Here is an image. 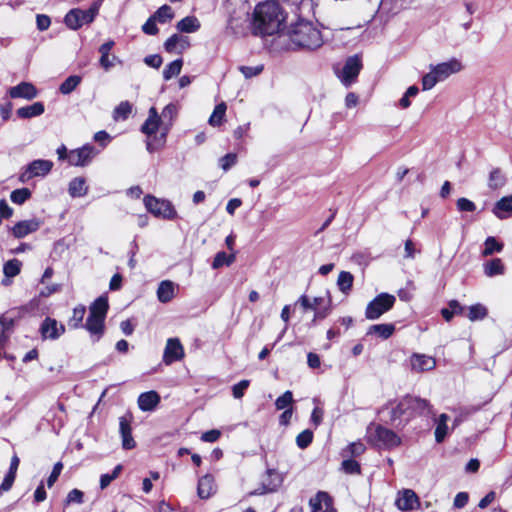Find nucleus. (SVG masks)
Instances as JSON below:
<instances>
[{"label":"nucleus","instance_id":"1","mask_svg":"<svg viewBox=\"0 0 512 512\" xmlns=\"http://www.w3.org/2000/svg\"><path fill=\"white\" fill-rule=\"evenodd\" d=\"M285 20L279 3L274 0L258 4L254 10L253 29L257 35H273L278 33Z\"/></svg>","mask_w":512,"mask_h":512},{"label":"nucleus","instance_id":"2","mask_svg":"<svg viewBox=\"0 0 512 512\" xmlns=\"http://www.w3.org/2000/svg\"><path fill=\"white\" fill-rule=\"evenodd\" d=\"M389 411L390 422L398 426H405L416 415H421L425 410H430L427 400L413 396H405L397 402H390L383 411Z\"/></svg>","mask_w":512,"mask_h":512},{"label":"nucleus","instance_id":"3","mask_svg":"<svg viewBox=\"0 0 512 512\" xmlns=\"http://www.w3.org/2000/svg\"><path fill=\"white\" fill-rule=\"evenodd\" d=\"M171 124H164L155 107L149 109L148 118L141 126V132L147 136L146 148L152 153L165 146Z\"/></svg>","mask_w":512,"mask_h":512},{"label":"nucleus","instance_id":"4","mask_svg":"<svg viewBox=\"0 0 512 512\" xmlns=\"http://www.w3.org/2000/svg\"><path fill=\"white\" fill-rule=\"evenodd\" d=\"M289 37L291 42L299 48L315 50L323 44L320 30L310 22L297 23L292 28Z\"/></svg>","mask_w":512,"mask_h":512},{"label":"nucleus","instance_id":"5","mask_svg":"<svg viewBox=\"0 0 512 512\" xmlns=\"http://www.w3.org/2000/svg\"><path fill=\"white\" fill-rule=\"evenodd\" d=\"M100 3L95 2L87 10L72 9L70 10L65 18V24L73 30H77L84 24H89L94 21L96 15L99 12Z\"/></svg>","mask_w":512,"mask_h":512},{"label":"nucleus","instance_id":"6","mask_svg":"<svg viewBox=\"0 0 512 512\" xmlns=\"http://www.w3.org/2000/svg\"><path fill=\"white\" fill-rule=\"evenodd\" d=\"M396 298L389 293H380L366 307L365 316L369 320H376L394 306Z\"/></svg>","mask_w":512,"mask_h":512},{"label":"nucleus","instance_id":"7","mask_svg":"<svg viewBox=\"0 0 512 512\" xmlns=\"http://www.w3.org/2000/svg\"><path fill=\"white\" fill-rule=\"evenodd\" d=\"M143 202L146 209L156 217H162L167 220H173L177 217V212L174 206L168 200L146 195Z\"/></svg>","mask_w":512,"mask_h":512},{"label":"nucleus","instance_id":"8","mask_svg":"<svg viewBox=\"0 0 512 512\" xmlns=\"http://www.w3.org/2000/svg\"><path fill=\"white\" fill-rule=\"evenodd\" d=\"M296 304H300L302 308L306 310H313L314 321L317 319H323L330 313L331 299L329 295L314 297L312 300L306 295H302Z\"/></svg>","mask_w":512,"mask_h":512},{"label":"nucleus","instance_id":"9","mask_svg":"<svg viewBox=\"0 0 512 512\" xmlns=\"http://www.w3.org/2000/svg\"><path fill=\"white\" fill-rule=\"evenodd\" d=\"M98 151L92 145H84L80 148L70 150L69 164L72 166L84 167L91 163Z\"/></svg>","mask_w":512,"mask_h":512},{"label":"nucleus","instance_id":"10","mask_svg":"<svg viewBox=\"0 0 512 512\" xmlns=\"http://www.w3.org/2000/svg\"><path fill=\"white\" fill-rule=\"evenodd\" d=\"M362 68L361 59L358 56L349 57L341 72L338 74L341 82L345 86H350L357 78Z\"/></svg>","mask_w":512,"mask_h":512},{"label":"nucleus","instance_id":"11","mask_svg":"<svg viewBox=\"0 0 512 512\" xmlns=\"http://www.w3.org/2000/svg\"><path fill=\"white\" fill-rule=\"evenodd\" d=\"M53 167V163L49 160L38 159L31 162L26 170L20 174L19 180L27 182L34 177L47 175Z\"/></svg>","mask_w":512,"mask_h":512},{"label":"nucleus","instance_id":"12","mask_svg":"<svg viewBox=\"0 0 512 512\" xmlns=\"http://www.w3.org/2000/svg\"><path fill=\"white\" fill-rule=\"evenodd\" d=\"M430 68H432L440 82H442L452 74L460 72L463 69V65L458 59L452 58L447 62L430 65Z\"/></svg>","mask_w":512,"mask_h":512},{"label":"nucleus","instance_id":"13","mask_svg":"<svg viewBox=\"0 0 512 512\" xmlns=\"http://www.w3.org/2000/svg\"><path fill=\"white\" fill-rule=\"evenodd\" d=\"M40 333L43 339L56 340L65 333V326L47 317L40 326Z\"/></svg>","mask_w":512,"mask_h":512},{"label":"nucleus","instance_id":"14","mask_svg":"<svg viewBox=\"0 0 512 512\" xmlns=\"http://www.w3.org/2000/svg\"><path fill=\"white\" fill-rule=\"evenodd\" d=\"M396 507L401 511H411L420 505L419 497L411 489H404L398 493L395 501Z\"/></svg>","mask_w":512,"mask_h":512},{"label":"nucleus","instance_id":"15","mask_svg":"<svg viewBox=\"0 0 512 512\" xmlns=\"http://www.w3.org/2000/svg\"><path fill=\"white\" fill-rule=\"evenodd\" d=\"M184 357V349L179 339L169 338L164 350L163 361L169 365L175 361H179Z\"/></svg>","mask_w":512,"mask_h":512},{"label":"nucleus","instance_id":"16","mask_svg":"<svg viewBox=\"0 0 512 512\" xmlns=\"http://www.w3.org/2000/svg\"><path fill=\"white\" fill-rule=\"evenodd\" d=\"M374 437L386 448L397 447L401 443L400 437L394 431L380 425L375 428Z\"/></svg>","mask_w":512,"mask_h":512},{"label":"nucleus","instance_id":"17","mask_svg":"<svg viewBox=\"0 0 512 512\" xmlns=\"http://www.w3.org/2000/svg\"><path fill=\"white\" fill-rule=\"evenodd\" d=\"M41 226V221L33 218L19 221L12 227V234L15 238H24L25 236L36 232Z\"/></svg>","mask_w":512,"mask_h":512},{"label":"nucleus","instance_id":"18","mask_svg":"<svg viewBox=\"0 0 512 512\" xmlns=\"http://www.w3.org/2000/svg\"><path fill=\"white\" fill-rule=\"evenodd\" d=\"M119 432L122 438V447L126 450L134 448L136 443L132 437L131 416L119 418Z\"/></svg>","mask_w":512,"mask_h":512},{"label":"nucleus","instance_id":"19","mask_svg":"<svg viewBox=\"0 0 512 512\" xmlns=\"http://www.w3.org/2000/svg\"><path fill=\"white\" fill-rule=\"evenodd\" d=\"M11 98H24L32 100L37 96V89L29 82H21L17 86L11 87L8 91Z\"/></svg>","mask_w":512,"mask_h":512},{"label":"nucleus","instance_id":"20","mask_svg":"<svg viewBox=\"0 0 512 512\" xmlns=\"http://www.w3.org/2000/svg\"><path fill=\"white\" fill-rule=\"evenodd\" d=\"M312 512H333L332 499L326 492H318L309 501Z\"/></svg>","mask_w":512,"mask_h":512},{"label":"nucleus","instance_id":"21","mask_svg":"<svg viewBox=\"0 0 512 512\" xmlns=\"http://www.w3.org/2000/svg\"><path fill=\"white\" fill-rule=\"evenodd\" d=\"M138 406L142 411H153L160 403V396L156 391L141 393L138 397Z\"/></svg>","mask_w":512,"mask_h":512},{"label":"nucleus","instance_id":"22","mask_svg":"<svg viewBox=\"0 0 512 512\" xmlns=\"http://www.w3.org/2000/svg\"><path fill=\"white\" fill-rule=\"evenodd\" d=\"M216 491L214 477L210 474L204 475L198 481L197 494L201 499L210 498Z\"/></svg>","mask_w":512,"mask_h":512},{"label":"nucleus","instance_id":"23","mask_svg":"<svg viewBox=\"0 0 512 512\" xmlns=\"http://www.w3.org/2000/svg\"><path fill=\"white\" fill-rule=\"evenodd\" d=\"M411 366L413 370L418 372L429 371L435 368L436 361L431 356L414 354L411 358Z\"/></svg>","mask_w":512,"mask_h":512},{"label":"nucleus","instance_id":"24","mask_svg":"<svg viewBox=\"0 0 512 512\" xmlns=\"http://www.w3.org/2000/svg\"><path fill=\"white\" fill-rule=\"evenodd\" d=\"M104 321L105 318L89 315L84 324V328L87 329L92 336L96 337V341L99 340L104 333Z\"/></svg>","mask_w":512,"mask_h":512},{"label":"nucleus","instance_id":"25","mask_svg":"<svg viewBox=\"0 0 512 512\" xmlns=\"http://www.w3.org/2000/svg\"><path fill=\"white\" fill-rule=\"evenodd\" d=\"M492 212L498 219L502 220L508 218L512 212V194L498 200L495 203Z\"/></svg>","mask_w":512,"mask_h":512},{"label":"nucleus","instance_id":"26","mask_svg":"<svg viewBox=\"0 0 512 512\" xmlns=\"http://www.w3.org/2000/svg\"><path fill=\"white\" fill-rule=\"evenodd\" d=\"M176 285L170 280L162 281L157 289V298L161 303L170 302L175 296Z\"/></svg>","mask_w":512,"mask_h":512},{"label":"nucleus","instance_id":"27","mask_svg":"<svg viewBox=\"0 0 512 512\" xmlns=\"http://www.w3.org/2000/svg\"><path fill=\"white\" fill-rule=\"evenodd\" d=\"M44 105L42 102H35L31 105L19 108L16 113L18 117L28 119L36 116H40L44 113Z\"/></svg>","mask_w":512,"mask_h":512},{"label":"nucleus","instance_id":"28","mask_svg":"<svg viewBox=\"0 0 512 512\" xmlns=\"http://www.w3.org/2000/svg\"><path fill=\"white\" fill-rule=\"evenodd\" d=\"M68 192L71 197H83L88 192L86 180L83 177H76L69 183Z\"/></svg>","mask_w":512,"mask_h":512},{"label":"nucleus","instance_id":"29","mask_svg":"<svg viewBox=\"0 0 512 512\" xmlns=\"http://www.w3.org/2000/svg\"><path fill=\"white\" fill-rule=\"evenodd\" d=\"M484 273L488 277L503 275L505 266L500 258H494L483 265Z\"/></svg>","mask_w":512,"mask_h":512},{"label":"nucleus","instance_id":"30","mask_svg":"<svg viewBox=\"0 0 512 512\" xmlns=\"http://www.w3.org/2000/svg\"><path fill=\"white\" fill-rule=\"evenodd\" d=\"M109 305L106 297L101 296L97 298L89 308V315L99 316L101 318H106V314L108 311Z\"/></svg>","mask_w":512,"mask_h":512},{"label":"nucleus","instance_id":"31","mask_svg":"<svg viewBox=\"0 0 512 512\" xmlns=\"http://www.w3.org/2000/svg\"><path fill=\"white\" fill-rule=\"evenodd\" d=\"M395 331L394 324H376L368 329V335H377L382 339H388Z\"/></svg>","mask_w":512,"mask_h":512},{"label":"nucleus","instance_id":"32","mask_svg":"<svg viewBox=\"0 0 512 512\" xmlns=\"http://www.w3.org/2000/svg\"><path fill=\"white\" fill-rule=\"evenodd\" d=\"M200 28L199 20L194 16H187L177 23V29L180 32L192 33Z\"/></svg>","mask_w":512,"mask_h":512},{"label":"nucleus","instance_id":"33","mask_svg":"<svg viewBox=\"0 0 512 512\" xmlns=\"http://www.w3.org/2000/svg\"><path fill=\"white\" fill-rule=\"evenodd\" d=\"M506 184V177L502 173L501 169H493L488 178V187L493 190L502 188Z\"/></svg>","mask_w":512,"mask_h":512},{"label":"nucleus","instance_id":"34","mask_svg":"<svg viewBox=\"0 0 512 512\" xmlns=\"http://www.w3.org/2000/svg\"><path fill=\"white\" fill-rule=\"evenodd\" d=\"M366 450L365 445L361 441L350 443L347 447L342 449L341 456L343 458H352L362 455Z\"/></svg>","mask_w":512,"mask_h":512},{"label":"nucleus","instance_id":"35","mask_svg":"<svg viewBox=\"0 0 512 512\" xmlns=\"http://www.w3.org/2000/svg\"><path fill=\"white\" fill-rule=\"evenodd\" d=\"M449 420V416L447 414H441L438 418L437 426L435 429V440L437 443H441L447 433H448V426L447 421Z\"/></svg>","mask_w":512,"mask_h":512},{"label":"nucleus","instance_id":"36","mask_svg":"<svg viewBox=\"0 0 512 512\" xmlns=\"http://www.w3.org/2000/svg\"><path fill=\"white\" fill-rule=\"evenodd\" d=\"M86 313L84 305H78L73 309V315L68 321V325L72 329H78L82 327V322Z\"/></svg>","mask_w":512,"mask_h":512},{"label":"nucleus","instance_id":"37","mask_svg":"<svg viewBox=\"0 0 512 512\" xmlns=\"http://www.w3.org/2000/svg\"><path fill=\"white\" fill-rule=\"evenodd\" d=\"M353 280L354 277L350 272L341 271L337 279V285L339 290L344 294H347L352 288Z\"/></svg>","mask_w":512,"mask_h":512},{"label":"nucleus","instance_id":"38","mask_svg":"<svg viewBox=\"0 0 512 512\" xmlns=\"http://www.w3.org/2000/svg\"><path fill=\"white\" fill-rule=\"evenodd\" d=\"M178 45L181 47V49H185L188 46L187 39L179 36L178 34L172 35L164 43V47L167 52H173Z\"/></svg>","mask_w":512,"mask_h":512},{"label":"nucleus","instance_id":"39","mask_svg":"<svg viewBox=\"0 0 512 512\" xmlns=\"http://www.w3.org/2000/svg\"><path fill=\"white\" fill-rule=\"evenodd\" d=\"M227 106L224 102L215 106L213 113L209 118V124L211 126H219L226 114Z\"/></svg>","mask_w":512,"mask_h":512},{"label":"nucleus","instance_id":"40","mask_svg":"<svg viewBox=\"0 0 512 512\" xmlns=\"http://www.w3.org/2000/svg\"><path fill=\"white\" fill-rule=\"evenodd\" d=\"M13 326V318L6 315H2L0 317V344H3L6 341L8 333L12 330Z\"/></svg>","mask_w":512,"mask_h":512},{"label":"nucleus","instance_id":"41","mask_svg":"<svg viewBox=\"0 0 512 512\" xmlns=\"http://www.w3.org/2000/svg\"><path fill=\"white\" fill-rule=\"evenodd\" d=\"M21 267H22L21 261H19L18 259H15V258L11 259L4 264L3 273H4L5 277L12 278V277L17 276L20 273Z\"/></svg>","mask_w":512,"mask_h":512},{"label":"nucleus","instance_id":"42","mask_svg":"<svg viewBox=\"0 0 512 512\" xmlns=\"http://www.w3.org/2000/svg\"><path fill=\"white\" fill-rule=\"evenodd\" d=\"M81 83V77L78 75H71L65 79V81L60 85L59 91L64 94H70L76 87Z\"/></svg>","mask_w":512,"mask_h":512},{"label":"nucleus","instance_id":"43","mask_svg":"<svg viewBox=\"0 0 512 512\" xmlns=\"http://www.w3.org/2000/svg\"><path fill=\"white\" fill-rule=\"evenodd\" d=\"M464 310V307L460 305V303L456 300H451L449 302L448 308H443L441 310V314L446 321H450L454 315L461 314Z\"/></svg>","mask_w":512,"mask_h":512},{"label":"nucleus","instance_id":"44","mask_svg":"<svg viewBox=\"0 0 512 512\" xmlns=\"http://www.w3.org/2000/svg\"><path fill=\"white\" fill-rule=\"evenodd\" d=\"M182 65V59H177L169 63L163 70V78L167 81L170 80L172 77L179 75L181 72Z\"/></svg>","mask_w":512,"mask_h":512},{"label":"nucleus","instance_id":"45","mask_svg":"<svg viewBox=\"0 0 512 512\" xmlns=\"http://www.w3.org/2000/svg\"><path fill=\"white\" fill-rule=\"evenodd\" d=\"M487 316V308L482 304L469 307L467 317L470 321L482 320Z\"/></svg>","mask_w":512,"mask_h":512},{"label":"nucleus","instance_id":"46","mask_svg":"<svg viewBox=\"0 0 512 512\" xmlns=\"http://www.w3.org/2000/svg\"><path fill=\"white\" fill-rule=\"evenodd\" d=\"M132 112V105L128 101L121 102L113 112V118L118 120H126Z\"/></svg>","mask_w":512,"mask_h":512},{"label":"nucleus","instance_id":"47","mask_svg":"<svg viewBox=\"0 0 512 512\" xmlns=\"http://www.w3.org/2000/svg\"><path fill=\"white\" fill-rule=\"evenodd\" d=\"M485 248L482 251L483 256H490L495 252H501L503 249V244L499 243L494 237L490 236L485 240Z\"/></svg>","mask_w":512,"mask_h":512},{"label":"nucleus","instance_id":"48","mask_svg":"<svg viewBox=\"0 0 512 512\" xmlns=\"http://www.w3.org/2000/svg\"><path fill=\"white\" fill-rule=\"evenodd\" d=\"M31 197V191L28 188H20L11 192L10 199L13 203L22 205Z\"/></svg>","mask_w":512,"mask_h":512},{"label":"nucleus","instance_id":"49","mask_svg":"<svg viewBox=\"0 0 512 512\" xmlns=\"http://www.w3.org/2000/svg\"><path fill=\"white\" fill-rule=\"evenodd\" d=\"M152 16L156 19V21L165 23L174 17V13L170 6L163 5Z\"/></svg>","mask_w":512,"mask_h":512},{"label":"nucleus","instance_id":"50","mask_svg":"<svg viewBox=\"0 0 512 512\" xmlns=\"http://www.w3.org/2000/svg\"><path fill=\"white\" fill-rule=\"evenodd\" d=\"M342 470L347 474H360L361 473V467L360 464L353 460L348 458H344L342 464H341Z\"/></svg>","mask_w":512,"mask_h":512},{"label":"nucleus","instance_id":"51","mask_svg":"<svg viewBox=\"0 0 512 512\" xmlns=\"http://www.w3.org/2000/svg\"><path fill=\"white\" fill-rule=\"evenodd\" d=\"M234 259V255H227L225 252H219L216 254L213 260L212 267L214 269H218L223 265H230Z\"/></svg>","mask_w":512,"mask_h":512},{"label":"nucleus","instance_id":"52","mask_svg":"<svg viewBox=\"0 0 512 512\" xmlns=\"http://www.w3.org/2000/svg\"><path fill=\"white\" fill-rule=\"evenodd\" d=\"M440 80L435 72L430 68V71L422 77V90L427 91L432 89Z\"/></svg>","mask_w":512,"mask_h":512},{"label":"nucleus","instance_id":"53","mask_svg":"<svg viewBox=\"0 0 512 512\" xmlns=\"http://www.w3.org/2000/svg\"><path fill=\"white\" fill-rule=\"evenodd\" d=\"M292 402L293 395L292 392L288 390L276 399L275 406L278 410L288 409Z\"/></svg>","mask_w":512,"mask_h":512},{"label":"nucleus","instance_id":"54","mask_svg":"<svg viewBox=\"0 0 512 512\" xmlns=\"http://www.w3.org/2000/svg\"><path fill=\"white\" fill-rule=\"evenodd\" d=\"M313 439V433L310 430H304L296 437V443L299 448L305 449L310 445Z\"/></svg>","mask_w":512,"mask_h":512},{"label":"nucleus","instance_id":"55","mask_svg":"<svg viewBox=\"0 0 512 512\" xmlns=\"http://www.w3.org/2000/svg\"><path fill=\"white\" fill-rule=\"evenodd\" d=\"M457 208L461 212H473L476 210V205L474 202L467 198H459L456 202Z\"/></svg>","mask_w":512,"mask_h":512},{"label":"nucleus","instance_id":"56","mask_svg":"<svg viewBox=\"0 0 512 512\" xmlns=\"http://www.w3.org/2000/svg\"><path fill=\"white\" fill-rule=\"evenodd\" d=\"M237 162L235 153H228L220 159V166L224 171L229 170Z\"/></svg>","mask_w":512,"mask_h":512},{"label":"nucleus","instance_id":"57","mask_svg":"<svg viewBox=\"0 0 512 512\" xmlns=\"http://www.w3.org/2000/svg\"><path fill=\"white\" fill-rule=\"evenodd\" d=\"M250 381L249 380H241L239 383L235 384L232 387V393L233 396L236 399H240L243 397L245 390L249 387Z\"/></svg>","mask_w":512,"mask_h":512},{"label":"nucleus","instance_id":"58","mask_svg":"<svg viewBox=\"0 0 512 512\" xmlns=\"http://www.w3.org/2000/svg\"><path fill=\"white\" fill-rule=\"evenodd\" d=\"M83 502V492L78 489H72L65 500L66 505H70L72 503L81 504Z\"/></svg>","mask_w":512,"mask_h":512},{"label":"nucleus","instance_id":"59","mask_svg":"<svg viewBox=\"0 0 512 512\" xmlns=\"http://www.w3.org/2000/svg\"><path fill=\"white\" fill-rule=\"evenodd\" d=\"M62 469H63V464L61 462H57L54 465L53 470L47 479V486L49 488H51L54 485V483L57 481L59 475L61 474Z\"/></svg>","mask_w":512,"mask_h":512},{"label":"nucleus","instance_id":"60","mask_svg":"<svg viewBox=\"0 0 512 512\" xmlns=\"http://www.w3.org/2000/svg\"><path fill=\"white\" fill-rule=\"evenodd\" d=\"M142 30L145 34L156 35L159 31L156 26V19L153 16H151L142 26Z\"/></svg>","mask_w":512,"mask_h":512},{"label":"nucleus","instance_id":"61","mask_svg":"<svg viewBox=\"0 0 512 512\" xmlns=\"http://www.w3.org/2000/svg\"><path fill=\"white\" fill-rule=\"evenodd\" d=\"M240 71L243 73L245 78H251L258 74H260L263 70V66H255V67H249V66H241Z\"/></svg>","mask_w":512,"mask_h":512},{"label":"nucleus","instance_id":"62","mask_svg":"<svg viewBox=\"0 0 512 512\" xmlns=\"http://www.w3.org/2000/svg\"><path fill=\"white\" fill-rule=\"evenodd\" d=\"M145 64L153 68H159L162 65L163 59L158 54L148 55L144 58Z\"/></svg>","mask_w":512,"mask_h":512},{"label":"nucleus","instance_id":"63","mask_svg":"<svg viewBox=\"0 0 512 512\" xmlns=\"http://www.w3.org/2000/svg\"><path fill=\"white\" fill-rule=\"evenodd\" d=\"M469 496L466 492H459L455 498L453 505L455 508L461 509L468 503Z\"/></svg>","mask_w":512,"mask_h":512},{"label":"nucleus","instance_id":"64","mask_svg":"<svg viewBox=\"0 0 512 512\" xmlns=\"http://www.w3.org/2000/svg\"><path fill=\"white\" fill-rule=\"evenodd\" d=\"M220 435H221V432L219 430H216V429L209 430L202 434L201 440L204 442L212 443V442L217 441L219 439Z\"/></svg>","mask_w":512,"mask_h":512}]
</instances>
